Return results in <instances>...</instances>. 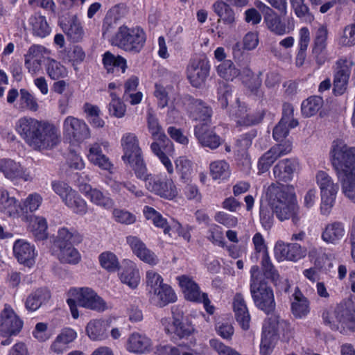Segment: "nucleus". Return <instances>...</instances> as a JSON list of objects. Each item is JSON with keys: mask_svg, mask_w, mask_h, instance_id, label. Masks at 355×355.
Returning a JSON list of instances; mask_svg holds the SVG:
<instances>
[{"mask_svg": "<svg viewBox=\"0 0 355 355\" xmlns=\"http://www.w3.org/2000/svg\"><path fill=\"white\" fill-rule=\"evenodd\" d=\"M15 129L21 139L35 150L51 149L60 141L59 129L53 123L31 116H22Z\"/></svg>", "mask_w": 355, "mask_h": 355, "instance_id": "nucleus-1", "label": "nucleus"}, {"mask_svg": "<svg viewBox=\"0 0 355 355\" xmlns=\"http://www.w3.org/2000/svg\"><path fill=\"white\" fill-rule=\"evenodd\" d=\"M266 193L269 205L280 221L291 218L294 225H298L300 220V207L292 185L273 183L268 187Z\"/></svg>", "mask_w": 355, "mask_h": 355, "instance_id": "nucleus-2", "label": "nucleus"}, {"mask_svg": "<svg viewBox=\"0 0 355 355\" xmlns=\"http://www.w3.org/2000/svg\"><path fill=\"white\" fill-rule=\"evenodd\" d=\"M250 272V291L254 305L266 314L272 313L276 306L272 289L263 279L258 266H252Z\"/></svg>", "mask_w": 355, "mask_h": 355, "instance_id": "nucleus-3", "label": "nucleus"}, {"mask_svg": "<svg viewBox=\"0 0 355 355\" xmlns=\"http://www.w3.org/2000/svg\"><path fill=\"white\" fill-rule=\"evenodd\" d=\"M135 173L137 179L144 182L146 189L153 194L167 200H173L178 194L172 179L163 174L148 173L146 164L137 168Z\"/></svg>", "mask_w": 355, "mask_h": 355, "instance_id": "nucleus-4", "label": "nucleus"}, {"mask_svg": "<svg viewBox=\"0 0 355 355\" xmlns=\"http://www.w3.org/2000/svg\"><path fill=\"white\" fill-rule=\"evenodd\" d=\"M322 318L333 330H340L343 333L347 330L355 332V309L352 302L340 303L332 312L324 311Z\"/></svg>", "mask_w": 355, "mask_h": 355, "instance_id": "nucleus-5", "label": "nucleus"}, {"mask_svg": "<svg viewBox=\"0 0 355 355\" xmlns=\"http://www.w3.org/2000/svg\"><path fill=\"white\" fill-rule=\"evenodd\" d=\"M146 42V33L139 26L130 28L126 26H121L112 39V44L132 54L140 53Z\"/></svg>", "mask_w": 355, "mask_h": 355, "instance_id": "nucleus-6", "label": "nucleus"}, {"mask_svg": "<svg viewBox=\"0 0 355 355\" xmlns=\"http://www.w3.org/2000/svg\"><path fill=\"white\" fill-rule=\"evenodd\" d=\"M69 293L71 297L67 299V302L74 319L79 317L77 303L80 306L97 311H103L107 308L105 301L89 288H72Z\"/></svg>", "mask_w": 355, "mask_h": 355, "instance_id": "nucleus-7", "label": "nucleus"}, {"mask_svg": "<svg viewBox=\"0 0 355 355\" xmlns=\"http://www.w3.org/2000/svg\"><path fill=\"white\" fill-rule=\"evenodd\" d=\"M330 155L337 175L355 173V146L336 140L332 143Z\"/></svg>", "mask_w": 355, "mask_h": 355, "instance_id": "nucleus-8", "label": "nucleus"}, {"mask_svg": "<svg viewBox=\"0 0 355 355\" xmlns=\"http://www.w3.org/2000/svg\"><path fill=\"white\" fill-rule=\"evenodd\" d=\"M315 180L320 189L321 205L320 211L323 215H328L334 205L338 185L326 172L320 171L315 175Z\"/></svg>", "mask_w": 355, "mask_h": 355, "instance_id": "nucleus-9", "label": "nucleus"}, {"mask_svg": "<svg viewBox=\"0 0 355 355\" xmlns=\"http://www.w3.org/2000/svg\"><path fill=\"white\" fill-rule=\"evenodd\" d=\"M121 146L123 151L122 159L125 163L128 164L134 171L146 164L135 134L132 132L123 134L121 139Z\"/></svg>", "mask_w": 355, "mask_h": 355, "instance_id": "nucleus-10", "label": "nucleus"}, {"mask_svg": "<svg viewBox=\"0 0 355 355\" xmlns=\"http://www.w3.org/2000/svg\"><path fill=\"white\" fill-rule=\"evenodd\" d=\"M23 327V320L10 304H5L0 311V336H17L21 331Z\"/></svg>", "mask_w": 355, "mask_h": 355, "instance_id": "nucleus-11", "label": "nucleus"}, {"mask_svg": "<svg viewBox=\"0 0 355 355\" xmlns=\"http://www.w3.org/2000/svg\"><path fill=\"white\" fill-rule=\"evenodd\" d=\"M179 285L181 287L185 298L191 302H202L207 313L212 314L214 308L211 306L210 301L206 293H201L198 285L195 281L187 275L177 277Z\"/></svg>", "mask_w": 355, "mask_h": 355, "instance_id": "nucleus-12", "label": "nucleus"}, {"mask_svg": "<svg viewBox=\"0 0 355 355\" xmlns=\"http://www.w3.org/2000/svg\"><path fill=\"white\" fill-rule=\"evenodd\" d=\"M189 117L198 122L196 125L209 126L213 111L211 107L200 99L189 97L186 105Z\"/></svg>", "mask_w": 355, "mask_h": 355, "instance_id": "nucleus-13", "label": "nucleus"}, {"mask_svg": "<svg viewBox=\"0 0 355 355\" xmlns=\"http://www.w3.org/2000/svg\"><path fill=\"white\" fill-rule=\"evenodd\" d=\"M209 71V62L205 58H191L187 67V78L195 87H200L205 83Z\"/></svg>", "mask_w": 355, "mask_h": 355, "instance_id": "nucleus-14", "label": "nucleus"}, {"mask_svg": "<svg viewBox=\"0 0 355 355\" xmlns=\"http://www.w3.org/2000/svg\"><path fill=\"white\" fill-rule=\"evenodd\" d=\"M62 131L64 135L72 141L81 142L90 137V130L85 121L73 116L64 119Z\"/></svg>", "mask_w": 355, "mask_h": 355, "instance_id": "nucleus-15", "label": "nucleus"}, {"mask_svg": "<svg viewBox=\"0 0 355 355\" xmlns=\"http://www.w3.org/2000/svg\"><path fill=\"white\" fill-rule=\"evenodd\" d=\"M353 64V60L348 57H342L336 61L334 77V91L336 94H343L347 89Z\"/></svg>", "mask_w": 355, "mask_h": 355, "instance_id": "nucleus-16", "label": "nucleus"}, {"mask_svg": "<svg viewBox=\"0 0 355 355\" xmlns=\"http://www.w3.org/2000/svg\"><path fill=\"white\" fill-rule=\"evenodd\" d=\"M278 316H272L265 320L260 344V355H270L275 347L279 320Z\"/></svg>", "mask_w": 355, "mask_h": 355, "instance_id": "nucleus-17", "label": "nucleus"}, {"mask_svg": "<svg viewBox=\"0 0 355 355\" xmlns=\"http://www.w3.org/2000/svg\"><path fill=\"white\" fill-rule=\"evenodd\" d=\"M291 150L292 145L288 141L271 147L258 160L257 168L259 173H263L268 171L279 157L288 154Z\"/></svg>", "mask_w": 355, "mask_h": 355, "instance_id": "nucleus-18", "label": "nucleus"}, {"mask_svg": "<svg viewBox=\"0 0 355 355\" xmlns=\"http://www.w3.org/2000/svg\"><path fill=\"white\" fill-rule=\"evenodd\" d=\"M161 324L166 334L173 339L188 338L194 331L191 323L178 318H164L161 320Z\"/></svg>", "mask_w": 355, "mask_h": 355, "instance_id": "nucleus-19", "label": "nucleus"}, {"mask_svg": "<svg viewBox=\"0 0 355 355\" xmlns=\"http://www.w3.org/2000/svg\"><path fill=\"white\" fill-rule=\"evenodd\" d=\"M276 258L279 260H289L297 261L304 257L306 250L298 243L285 244L283 242H277L274 248Z\"/></svg>", "mask_w": 355, "mask_h": 355, "instance_id": "nucleus-20", "label": "nucleus"}, {"mask_svg": "<svg viewBox=\"0 0 355 355\" xmlns=\"http://www.w3.org/2000/svg\"><path fill=\"white\" fill-rule=\"evenodd\" d=\"M0 172L3 174L5 178L11 180L29 181L31 180L29 172L19 163L10 159H0Z\"/></svg>", "mask_w": 355, "mask_h": 355, "instance_id": "nucleus-21", "label": "nucleus"}, {"mask_svg": "<svg viewBox=\"0 0 355 355\" xmlns=\"http://www.w3.org/2000/svg\"><path fill=\"white\" fill-rule=\"evenodd\" d=\"M13 253L20 263L28 267L34 264L37 254L34 245L24 239L15 241L13 245Z\"/></svg>", "mask_w": 355, "mask_h": 355, "instance_id": "nucleus-22", "label": "nucleus"}, {"mask_svg": "<svg viewBox=\"0 0 355 355\" xmlns=\"http://www.w3.org/2000/svg\"><path fill=\"white\" fill-rule=\"evenodd\" d=\"M119 277L123 284L131 288H137L141 280L137 265L133 261L128 259L122 261Z\"/></svg>", "mask_w": 355, "mask_h": 355, "instance_id": "nucleus-23", "label": "nucleus"}, {"mask_svg": "<svg viewBox=\"0 0 355 355\" xmlns=\"http://www.w3.org/2000/svg\"><path fill=\"white\" fill-rule=\"evenodd\" d=\"M298 165V162L295 159H284L279 161L272 169L275 178L278 182H286L292 180Z\"/></svg>", "mask_w": 355, "mask_h": 355, "instance_id": "nucleus-24", "label": "nucleus"}, {"mask_svg": "<svg viewBox=\"0 0 355 355\" xmlns=\"http://www.w3.org/2000/svg\"><path fill=\"white\" fill-rule=\"evenodd\" d=\"M208 127L195 125L194 135L202 146L214 150L221 144V139L212 130H209Z\"/></svg>", "mask_w": 355, "mask_h": 355, "instance_id": "nucleus-25", "label": "nucleus"}, {"mask_svg": "<svg viewBox=\"0 0 355 355\" xmlns=\"http://www.w3.org/2000/svg\"><path fill=\"white\" fill-rule=\"evenodd\" d=\"M110 322L107 320L95 319L90 320L86 327L88 337L94 341H101L106 339Z\"/></svg>", "mask_w": 355, "mask_h": 355, "instance_id": "nucleus-26", "label": "nucleus"}, {"mask_svg": "<svg viewBox=\"0 0 355 355\" xmlns=\"http://www.w3.org/2000/svg\"><path fill=\"white\" fill-rule=\"evenodd\" d=\"M233 309L238 323L243 330L250 328V315L244 300L241 293H236L233 300Z\"/></svg>", "mask_w": 355, "mask_h": 355, "instance_id": "nucleus-27", "label": "nucleus"}, {"mask_svg": "<svg viewBox=\"0 0 355 355\" xmlns=\"http://www.w3.org/2000/svg\"><path fill=\"white\" fill-rule=\"evenodd\" d=\"M151 345V340L146 335L133 332L127 340L126 349L134 354H142L150 350Z\"/></svg>", "mask_w": 355, "mask_h": 355, "instance_id": "nucleus-28", "label": "nucleus"}, {"mask_svg": "<svg viewBox=\"0 0 355 355\" xmlns=\"http://www.w3.org/2000/svg\"><path fill=\"white\" fill-rule=\"evenodd\" d=\"M150 295L151 302L159 307H163L177 300V295L173 288L168 284H164Z\"/></svg>", "mask_w": 355, "mask_h": 355, "instance_id": "nucleus-29", "label": "nucleus"}, {"mask_svg": "<svg viewBox=\"0 0 355 355\" xmlns=\"http://www.w3.org/2000/svg\"><path fill=\"white\" fill-rule=\"evenodd\" d=\"M53 254L62 263L74 265L78 263L81 259L79 252L73 245L53 247Z\"/></svg>", "mask_w": 355, "mask_h": 355, "instance_id": "nucleus-30", "label": "nucleus"}, {"mask_svg": "<svg viewBox=\"0 0 355 355\" xmlns=\"http://www.w3.org/2000/svg\"><path fill=\"white\" fill-rule=\"evenodd\" d=\"M345 234L343 223L335 221L327 224L322 233V239L327 243L336 244Z\"/></svg>", "mask_w": 355, "mask_h": 355, "instance_id": "nucleus-31", "label": "nucleus"}, {"mask_svg": "<svg viewBox=\"0 0 355 355\" xmlns=\"http://www.w3.org/2000/svg\"><path fill=\"white\" fill-rule=\"evenodd\" d=\"M146 119L148 131L153 139L162 142L166 146L171 144L159 124L157 117L153 111H148Z\"/></svg>", "mask_w": 355, "mask_h": 355, "instance_id": "nucleus-32", "label": "nucleus"}, {"mask_svg": "<svg viewBox=\"0 0 355 355\" xmlns=\"http://www.w3.org/2000/svg\"><path fill=\"white\" fill-rule=\"evenodd\" d=\"M83 236L74 229L62 227L58 230L53 247L80 243Z\"/></svg>", "mask_w": 355, "mask_h": 355, "instance_id": "nucleus-33", "label": "nucleus"}, {"mask_svg": "<svg viewBox=\"0 0 355 355\" xmlns=\"http://www.w3.org/2000/svg\"><path fill=\"white\" fill-rule=\"evenodd\" d=\"M309 302L307 298L297 288L293 294V300L291 303V311L297 318H302L309 313Z\"/></svg>", "mask_w": 355, "mask_h": 355, "instance_id": "nucleus-34", "label": "nucleus"}, {"mask_svg": "<svg viewBox=\"0 0 355 355\" xmlns=\"http://www.w3.org/2000/svg\"><path fill=\"white\" fill-rule=\"evenodd\" d=\"M51 297L50 292L45 288H40L31 293L26 298V308L31 311L37 310L42 304Z\"/></svg>", "mask_w": 355, "mask_h": 355, "instance_id": "nucleus-35", "label": "nucleus"}, {"mask_svg": "<svg viewBox=\"0 0 355 355\" xmlns=\"http://www.w3.org/2000/svg\"><path fill=\"white\" fill-rule=\"evenodd\" d=\"M0 211L8 216L19 215V205L14 197H10L8 192L0 189Z\"/></svg>", "mask_w": 355, "mask_h": 355, "instance_id": "nucleus-36", "label": "nucleus"}, {"mask_svg": "<svg viewBox=\"0 0 355 355\" xmlns=\"http://www.w3.org/2000/svg\"><path fill=\"white\" fill-rule=\"evenodd\" d=\"M28 24L31 26L33 35L44 38L49 35L51 28L49 26L45 17L35 15L28 19Z\"/></svg>", "mask_w": 355, "mask_h": 355, "instance_id": "nucleus-37", "label": "nucleus"}, {"mask_svg": "<svg viewBox=\"0 0 355 355\" xmlns=\"http://www.w3.org/2000/svg\"><path fill=\"white\" fill-rule=\"evenodd\" d=\"M214 12L219 17L218 21L225 24L232 25L235 22V13L229 4L223 1H217L213 6Z\"/></svg>", "mask_w": 355, "mask_h": 355, "instance_id": "nucleus-38", "label": "nucleus"}, {"mask_svg": "<svg viewBox=\"0 0 355 355\" xmlns=\"http://www.w3.org/2000/svg\"><path fill=\"white\" fill-rule=\"evenodd\" d=\"M73 214L84 216L87 213L88 207L87 202L75 190L63 202Z\"/></svg>", "mask_w": 355, "mask_h": 355, "instance_id": "nucleus-39", "label": "nucleus"}, {"mask_svg": "<svg viewBox=\"0 0 355 355\" xmlns=\"http://www.w3.org/2000/svg\"><path fill=\"white\" fill-rule=\"evenodd\" d=\"M299 41L297 53L295 58V64L302 67L306 58V50L310 42V32L308 28L303 27L299 31Z\"/></svg>", "mask_w": 355, "mask_h": 355, "instance_id": "nucleus-40", "label": "nucleus"}, {"mask_svg": "<svg viewBox=\"0 0 355 355\" xmlns=\"http://www.w3.org/2000/svg\"><path fill=\"white\" fill-rule=\"evenodd\" d=\"M176 91L171 85L164 86L161 84H155L154 96L157 100L158 107L163 109L168 105V101L175 98Z\"/></svg>", "mask_w": 355, "mask_h": 355, "instance_id": "nucleus-41", "label": "nucleus"}, {"mask_svg": "<svg viewBox=\"0 0 355 355\" xmlns=\"http://www.w3.org/2000/svg\"><path fill=\"white\" fill-rule=\"evenodd\" d=\"M337 177L345 196L355 202V173L338 175Z\"/></svg>", "mask_w": 355, "mask_h": 355, "instance_id": "nucleus-42", "label": "nucleus"}, {"mask_svg": "<svg viewBox=\"0 0 355 355\" xmlns=\"http://www.w3.org/2000/svg\"><path fill=\"white\" fill-rule=\"evenodd\" d=\"M267 27L275 34L282 35L289 33L290 29L282 21L280 16L274 10L264 17Z\"/></svg>", "mask_w": 355, "mask_h": 355, "instance_id": "nucleus-43", "label": "nucleus"}, {"mask_svg": "<svg viewBox=\"0 0 355 355\" xmlns=\"http://www.w3.org/2000/svg\"><path fill=\"white\" fill-rule=\"evenodd\" d=\"M62 29L73 42L80 41L84 35L80 22L76 17H71L67 23L64 24Z\"/></svg>", "mask_w": 355, "mask_h": 355, "instance_id": "nucleus-44", "label": "nucleus"}, {"mask_svg": "<svg viewBox=\"0 0 355 355\" xmlns=\"http://www.w3.org/2000/svg\"><path fill=\"white\" fill-rule=\"evenodd\" d=\"M46 71L47 75L52 80H59L67 76V68L60 62L48 58L46 63Z\"/></svg>", "mask_w": 355, "mask_h": 355, "instance_id": "nucleus-45", "label": "nucleus"}, {"mask_svg": "<svg viewBox=\"0 0 355 355\" xmlns=\"http://www.w3.org/2000/svg\"><path fill=\"white\" fill-rule=\"evenodd\" d=\"M305 1L290 0L291 6L298 18L306 23H311L314 20V15L311 13Z\"/></svg>", "mask_w": 355, "mask_h": 355, "instance_id": "nucleus-46", "label": "nucleus"}, {"mask_svg": "<svg viewBox=\"0 0 355 355\" xmlns=\"http://www.w3.org/2000/svg\"><path fill=\"white\" fill-rule=\"evenodd\" d=\"M210 175L214 180H225L230 175L229 164L225 160H216L209 165Z\"/></svg>", "mask_w": 355, "mask_h": 355, "instance_id": "nucleus-47", "label": "nucleus"}, {"mask_svg": "<svg viewBox=\"0 0 355 355\" xmlns=\"http://www.w3.org/2000/svg\"><path fill=\"white\" fill-rule=\"evenodd\" d=\"M218 75L226 80H233L240 75V70L237 69L230 60H224L216 67Z\"/></svg>", "mask_w": 355, "mask_h": 355, "instance_id": "nucleus-48", "label": "nucleus"}, {"mask_svg": "<svg viewBox=\"0 0 355 355\" xmlns=\"http://www.w3.org/2000/svg\"><path fill=\"white\" fill-rule=\"evenodd\" d=\"M144 214L146 219L152 220L156 227L163 229L165 234H169L171 228L168 225L166 219L154 208L148 206L144 207Z\"/></svg>", "mask_w": 355, "mask_h": 355, "instance_id": "nucleus-49", "label": "nucleus"}, {"mask_svg": "<svg viewBox=\"0 0 355 355\" xmlns=\"http://www.w3.org/2000/svg\"><path fill=\"white\" fill-rule=\"evenodd\" d=\"M323 104V100L321 97L313 96L308 98L302 103V114L306 117H310L315 114Z\"/></svg>", "mask_w": 355, "mask_h": 355, "instance_id": "nucleus-50", "label": "nucleus"}, {"mask_svg": "<svg viewBox=\"0 0 355 355\" xmlns=\"http://www.w3.org/2000/svg\"><path fill=\"white\" fill-rule=\"evenodd\" d=\"M110 95L111 97V101L108 105L110 115L118 119L123 118L126 112V105L115 92H111Z\"/></svg>", "mask_w": 355, "mask_h": 355, "instance_id": "nucleus-51", "label": "nucleus"}, {"mask_svg": "<svg viewBox=\"0 0 355 355\" xmlns=\"http://www.w3.org/2000/svg\"><path fill=\"white\" fill-rule=\"evenodd\" d=\"M31 228L37 240H44L47 237V223L44 218L34 216L31 220Z\"/></svg>", "mask_w": 355, "mask_h": 355, "instance_id": "nucleus-52", "label": "nucleus"}, {"mask_svg": "<svg viewBox=\"0 0 355 355\" xmlns=\"http://www.w3.org/2000/svg\"><path fill=\"white\" fill-rule=\"evenodd\" d=\"M175 164L180 179L184 182L188 181L193 172L191 162L186 157H180L175 161Z\"/></svg>", "mask_w": 355, "mask_h": 355, "instance_id": "nucleus-53", "label": "nucleus"}, {"mask_svg": "<svg viewBox=\"0 0 355 355\" xmlns=\"http://www.w3.org/2000/svg\"><path fill=\"white\" fill-rule=\"evenodd\" d=\"M101 266L110 272H114L119 268L117 257L112 252H102L98 257Z\"/></svg>", "mask_w": 355, "mask_h": 355, "instance_id": "nucleus-54", "label": "nucleus"}, {"mask_svg": "<svg viewBox=\"0 0 355 355\" xmlns=\"http://www.w3.org/2000/svg\"><path fill=\"white\" fill-rule=\"evenodd\" d=\"M88 199L93 204L105 209H110L114 206L113 200L97 189H94Z\"/></svg>", "mask_w": 355, "mask_h": 355, "instance_id": "nucleus-55", "label": "nucleus"}, {"mask_svg": "<svg viewBox=\"0 0 355 355\" xmlns=\"http://www.w3.org/2000/svg\"><path fill=\"white\" fill-rule=\"evenodd\" d=\"M42 202V196L38 193L30 194L24 201L22 205H19V214H27L36 211Z\"/></svg>", "mask_w": 355, "mask_h": 355, "instance_id": "nucleus-56", "label": "nucleus"}, {"mask_svg": "<svg viewBox=\"0 0 355 355\" xmlns=\"http://www.w3.org/2000/svg\"><path fill=\"white\" fill-rule=\"evenodd\" d=\"M328 34L327 26L324 24L320 25L314 34L312 49L325 50L327 46Z\"/></svg>", "mask_w": 355, "mask_h": 355, "instance_id": "nucleus-57", "label": "nucleus"}, {"mask_svg": "<svg viewBox=\"0 0 355 355\" xmlns=\"http://www.w3.org/2000/svg\"><path fill=\"white\" fill-rule=\"evenodd\" d=\"M20 94V107L23 110H27L31 112H37L39 109V105L37 99L26 89H21Z\"/></svg>", "mask_w": 355, "mask_h": 355, "instance_id": "nucleus-58", "label": "nucleus"}, {"mask_svg": "<svg viewBox=\"0 0 355 355\" xmlns=\"http://www.w3.org/2000/svg\"><path fill=\"white\" fill-rule=\"evenodd\" d=\"M261 267L263 272V279L264 277L267 279H270L273 282H276L279 279V274L275 266L272 263V261L269 257L268 254H266L261 257Z\"/></svg>", "mask_w": 355, "mask_h": 355, "instance_id": "nucleus-59", "label": "nucleus"}, {"mask_svg": "<svg viewBox=\"0 0 355 355\" xmlns=\"http://www.w3.org/2000/svg\"><path fill=\"white\" fill-rule=\"evenodd\" d=\"M146 282L149 294L164 284L162 276L157 272L152 270L146 272Z\"/></svg>", "mask_w": 355, "mask_h": 355, "instance_id": "nucleus-60", "label": "nucleus"}, {"mask_svg": "<svg viewBox=\"0 0 355 355\" xmlns=\"http://www.w3.org/2000/svg\"><path fill=\"white\" fill-rule=\"evenodd\" d=\"M338 44L341 46L355 45V23L350 24L344 28L343 35L338 39Z\"/></svg>", "mask_w": 355, "mask_h": 355, "instance_id": "nucleus-61", "label": "nucleus"}, {"mask_svg": "<svg viewBox=\"0 0 355 355\" xmlns=\"http://www.w3.org/2000/svg\"><path fill=\"white\" fill-rule=\"evenodd\" d=\"M51 51L42 45H32L24 57L42 62L46 57L50 55Z\"/></svg>", "mask_w": 355, "mask_h": 355, "instance_id": "nucleus-62", "label": "nucleus"}, {"mask_svg": "<svg viewBox=\"0 0 355 355\" xmlns=\"http://www.w3.org/2000/svg\"><path fill=\"white\" fill-rule=\"evenodd\" d=\"M218 101L223 108L228 105L229 98L232 97L231 86L223 81L218 83L217 88Z\"/></svg>", "mask_w": 355, "mask_h": 355, "instance_id": "nucleus-63", "label": "nucleus"}, {"mask_svg": "<svg viewBox=\"0 0 355 355\" xmlns=\"http://www.w3.org/2000/svg\"><path fill=\"white\" fill-rule=\"evenodd\" d=\"M51 187L53 191L60 196L62 202L72 192L75 191V189L63 181H53Z\"/></svg>", "mask_w": 355, "mask_h": 355, "instance_id": "nucleus-64", "label": "nucleus"}]
</instances>
